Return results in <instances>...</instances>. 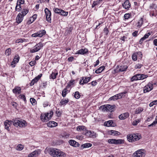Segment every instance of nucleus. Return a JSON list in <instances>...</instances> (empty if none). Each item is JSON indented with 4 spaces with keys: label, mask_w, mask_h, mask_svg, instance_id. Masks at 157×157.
<instances>
[{
    "label": "nucleus",
    "mask_w": 157,
    "mask_h": 157,
    "mask_svg": "<svg viewBox=\"0 0 157 157\" xmlns=\"http://www.w3.org/2000/svg\"><path fill=\"white\" fill-rule=\"evenodd\" d=\"M122 5L124 9L127 10H128L131 7L129 0H125L124 3L122 4Z\"/></svg>",
    "instance_id": "9b49d317"
},
{
    "label": "nucleus",
    "mask_w": 157,
    "mask_h": 157,
    "mask_svg": "<svg viewBox=\"0 0 157 157\" xmlns=\"http://www.w3.org/2000/svg\"><path fill=\"white\" fill-rule=\"evenodd\" d=\"M18 150H21L23 149V147L21 145L19 144L17 147Z\"/></svg>",
    "instance_id": "338daca9"
},
{
    "label": "nucleus",
    "mask_w": 157,
    "mask_h": 157,
    "mask_svg": "<svg viewBox=\"0 0 157 157\" xmlns=\"http://www.w3.org/2000/svg\"><path fill=\"white\" fill-rule=\"evenodd\" d=\"M92 146V144L90 143H86L81 145V149H82L85 148H87L91 147Z\"/></svg>",
    "instance_id": "cd10ccee"
},
{
    "label": "nucleus",
    "mask_w": 157,
    "mask_h": 157,
    "mask_svg": "<svg viewBox=\"0 0 157 157\" xmlns=\"http://www.w3.org/2000/svg\"><path fill=\"white\" fill-rule=\"evenodd\" d=\"M37 82L38 81H37L36 80V79L35 78H34L31 81L30 83V86H33V85H34L35 83L36 82Z\"/></svg>",
    "instance_id": "3c124183"
},
{
    "label": "nucleus",
    "mask_w": 157,
    "mask_h": 157,
    "mask_svg": "<svg viewBox=\"0 0 157 157\" xmlns=\"http://www.w3.org/2000/svg\"><path fill=\"white\" fill-rule=\"evenodd\" d=\"M28 41V39L24 38L19 39L16 40V43H23V42H27Z\"/></svg>",
    "instance_id": "7c9ffc66"
},
{
    "label": "nucleus",
    "mask_w": 157,
    "mask_h": 157,
    "mask_svg": "<svg viewBox=\"0 0 157 157\" xmlns=\"http://www.w3.org/2000/svg\"><path fill=\"white\" fill-rule=\"evenodd\" d=\"M130 15L129 13H126L124 15L125 19H127L130 17Z\"/></svg>",
    "instance_id": "052dcab7"
},
{
    "label": "nucleus",
    "mask_w": 157,
    "mask_h": 157,
    "mask_svg": "<svg viewBox=\"0 0 157 157\" xmlns=\"http://www.w3.org/2000/svg\"><path fill=\"white\" fill-rule=\"evenodd\" d=\"M61 13L60 14V15H63V16H67L68 12H65L63 10H62L61 11Z\"/></svg>",
    "instance_id": "864d4df0"
},
{
    "label": "nucleus",
    "mask_w": 157,
    "mask_h": 157,
    "mask_svg": "<svg viewBox=\"0 0 157 157\" xmlns=\"http://www.w3.org/2000/svg\"><path fill=\"white\" fill-rule=\"evenodd\" d=\"M47 126L48 127H53L56 126L57 125V123L53 121H50L47 124Z\"/></svg>",
    "instance_id": "a211bd4d"
},
{
    "label": "nucleus",
    "mask_w": 157,
    "mask_h": 157,
    "mask_svg": "<svg viewBox=\"0 0 157 157\" xmlns=\"http://www.w3.org/2000/svg\"><path fill=\"white\" fill-rule=\"evenodd\" d=\"M30 102L33 105H35L36 104V100L33 98H31L30 99Z\"/></svg>",
    "instance_id": "c03bdc74"
},
{
    "label": "nucleus",
    "mask_w": 157,
    "mask_h": 157,
    "mask_svg": "<svg viewBox=\"0 0 157 157\" xmlns=\"http://www.w3.org/2000/svg\"><path fill=\"white\" fill-rule=\"evenodd\" d=\"M147 75H144V74H141V79H143L145 78H146L147 77Z\"/></svg>",
    "instance_id": "680f3d73"
},
{
    "label": "nucleus",
    "mask_w": 157,
    "mask_h": 157,
    "mask_svg": "<svg viewBox=\"0 0 157 157\" xmlns=\"http://www.w3.org/2000/svg\"><path fill=\"white\" fill-rule=\"evenodd\" d=\"M58 74V73H55L52 72L51 74L50 77L52 79H54L56 78V76Z\"/></svg>",
    "instance_id": "e433bc0d"
},
{
    "label": "nucleus",
    "mask_w": 157,
    "mask_h": 157,
    "mask_svg": "<svg viewBox=\"0 0 157 157\" xmlns=\"http://www.w3.org/2000/svg\"><path fill=\"white\" fill-rule=\"evenodd\" d=\"M102 108V111L105 112V111H108L107 105H104L100 107Z\"/></svg>",
    "instance_id": "4c0bfd02"
},
{
    "label": "nucleus",
    "mask_w": 157,
    "mask_h": 157,
    "mask_svg": "<svg viewBox=\"0 0 157 157\" xmlns=\"http://www.w3.org/2000/svg\"><path fill=\"white\" fill-rule=\"evenodd\" d=\"M21 89L20 87L16 86L13 90V91L14 93L19 94L21 92Z\"/></svg>",
    "instance_id": "f3484780"
},
{
    "label": "nucleus",
    "mask_w": 157,
    "mask_h": 157,
    "mask_svg": "<svg viewBox=\"0 0 157 157\" xmlns=\"http://www.w3.org/2000/svg\"><path fill=\"white\" fill-rule=\"evenodd\" d=\"M51 15H48L47 17L46 18V20L50 23H51Z\"/></svg>",
    "instance_id": "bf43d9fd"
},
{
    "label": "nucleus",
    "mask_w": 157,
    "mask_h": 157,
    "mask_svg": "<svg viewBox=\"0 0 157 157\" xmlns=\"http://www.w3.org/2000/svg\"><path fill=\"white\" fill-rule=\"evenodd\" d=\"M44 12L46 14V17H47L48 15H51V13L48 9L47 8H45L44 10Z\"/></svg>",
    "instance_id": "f704fd0d"
},
{
    "label": "nucleus",
    "mask_w": 157,
    "mask_h": 157,
    "mask_svg": "<svg viewBox=\"0 0 157 157\" xmlns=\"http://www.w3.org/2000/svg\"><path fill=\"white\" fill-rule=\"evenodd\" d=\"M54 11L55 13H56L59 14V15H60L61 13V11L62 10L60 9H59L57 8H55L54 9Z\"/></svg>",
    "instance_id": "72a5a7b5"
},
{
    "label": "nucleus",
    "mask_w": 157,
    "mask_h": 157,
    "mask_svg": "<svg viewBox=\"0 0 157 157\" xmlns=\"http://www.w3.org/2000/svg\"><path fill=\"white\" fill-rule=\"evenodd\" d=\"M127 68L128 67L126 65L121 66L119 68V71L121 72L124 71L126 70Z\"/></svg>",
    "instance_id": "c9c22d12"
},
{
    "label": "nucleus",
    "mask_w": 157,
    "mask_h": 157,
    "mask_svg": "<svg viewBox=\"0 0 157 157\" xmlns=\"http://www.w3.org/2000/svg\"><path fill=\"white\" fill-rule=\"evenodd\" d=\"M53 114V111L51 110L49 113H47L41 115L40 116L41 120L43 122H46L51 119Z\"/></svg>",
    "instance_id": "7ed1b4c3"
},
{
    "label": "nucleus",
    "mask_w": 157,
    "mask_h": 157,
    "mask_svg": "<svg viewBox=\"0 0 157 157\" xmlns=\"http://www.w3.org/2000/svg\"><path fill=\"white\" fill-rule=\"evenodd\" d=\"M126 93V92H124L120 93L118 94H116V96L117 98V99L121 98L123 96V95H124V94H125Z\"/></svg>",
    "instance_id": "c85d7f7f"
},
{
    "label": "nucleus",
    "mask_w": 157,
    "mask_h": 157,
    "mask_svg": "<svg viewBox=\"0 0 157 157\" xmlns=\"http://www.w3.org/2000/svg\"><path fill=\"white\" fill-rule=\"evenodd\" d=\"M129 116V113L128 112L122 113L119 116V118L120 120H124Z\"/></svg>",
    "instance_id": "ddd939ff"
},
{
    "label": "nucleus",
    "mask_w": 157,
    "mask_h": 157,
    "mask_svg": "<svg viewBox=\"0 0 157 157\" xmlns=\"http://www.w3.org/2000/svg\"><path fill=\"white\" fill-rule=\"evenodd\" d=\"M21 13H19L17 15L16 17V20L17 23L19 24L21 22L23 19V17L21 16Z\"/></svg>",
    "instance_id": "2eb2a0df"
},
{
    "label": "nucleus",
    "mask_w": 157,
    "mask_h": 157,
    "mask_svg": "<svg viewBox=\"0 0 157 157\" xmlns=\"http://www.w3.org/2000/svg\"><path fill=\"white\" fill-rule=\"evenodd\" d=\"M77 130L78 131H86V128L85 126H79L77 127Z\"/></svg>",
    "instance_id": "bb28decb"
},
{
    "label": "nucleus",
    "mask_w": 157,
    "mask_h": 157,
    "mask_svg": "<svg viewBox=\"0 0 157 157\" xmlns=\"http://www.w3.org/2000/svg\"><path fill=\"white\" fill-rule=\"evenodd\" d=\"M69 144L71 146L75 147H78L80 144L76 142L75 140H71L69 141Z\"/></svg>",
    "instance_id": "f8f14e48"
},
{
    "label": "nucleus",
    "mask_w": 157,
    "mask_h": 157,
    "mask_svg": "<svg viewBox=\"0 0 157 157\" xmlns=\"http://www.w3.org/2000/svg\"><path fill=\"white\" fill-rule=\"evenodd\" d=\"M104 125L107 127L109 126H114V123L113 122L112 120H110L108 121L107 122H105L104 123Z\"/></svg>",
    "instance_id": "412c9836"
},
{
    "label": "nucleus",
    "mask_w": 157,
    "mask_h": 157,
    "mask_svg": "<svg viewBox=\"0 0 157 157\" xmlns=\"http://www.w3.org/2000/svg\"><path fill=\"white\" fill-rule=\"evenodd\" d=\"M37 17V14H34L33 16L28 21L27 23L29 24H30L33 23L35 20L36 19Z\"/></svg>",
    "instance_id": "6ab92c4d"
},
{
    "label": "nucleus",
    "mask_w": 157,
    "mask_h": 157,
    "mask_svg": "<svg viewBox=\"0 0 157 157\" xmlns=\"http://www.w3.org/2000/svg\"><path fill=\"white\" fill-rule=\"evenodd\" d=\"M12 123L16 127L19 126L20 127H23L27 125L25 121L21 120L18 118H15L12 121L6 120L4 123L5 129L9 131V127Z\"/></svg>",
    "instance_id": "f257e3e1"
},
{
    "label": "nucleus",
    "mask_w": 157,
    "mask_h": 157,
    "mask_svg": "<svg viewBox=\"0 0 157 157\" xmlns=\"http://www.w3.org/2000/svg\"><path fill=\"white\" fill-rule=\"evenodd\" d=\"M11 53V49L10 48H8L7 49L5 52V54L7 56H9L10 55Z\"/></svg>",
    "instance_id": "a19ab883"
},
{
    "label": "nucleus",
    "mask_w": 157,
    "mask_h": 157,
    "mask_svg": "<svg viewBox=\"0 0 157 157\" xmlns=\"http://www.w3.org/2000/svg\"><path fill=\"white\" fill-rule=\"evenodd\" d=\"M39 152V151H38V150L35 151H34L29 154V155L28 156L29 157H36V156H37L38 155L40 154Z\"/></svg>",
    "instance_id": "4468645a"
},
{
    "label": "nucleus",
    "mask_w": 157,
    "mask_h": 157,
    "mask_svg": "<svg viewBox=\"0 0 157 157\" xmlns=\"http://www.w3.org/2000/svg\"><path fill=\"white\" fill-rule=\"evenodd\" d=\"M19 97L20 98L22 99L25 102L26 101V99L25 96L23 94H21L19 96Z\"/></svg>",
    "instance_id": "09e8293b"
},
{
    "label": "nucleus",
    "mask_w": 157,
    "mask_h": 157,
    "mask_svg": "<svg viewBox=\"0 0 157 157\" xmlns=\"http://www.w3.org/2000/svg\"><path fill=\"white\" fill-rule=\"evenodd\" d=\"M104 33L106 35H107L109 33V30L108 29L105 27L104 29Z\"/></svg>",
    "instance_id": "4d7b16f0"
},
{
    "label": "nucleus",
    "mask_w": 157,
    "mask_h": 157,
    "mask_svg": "<svg viewBox=\"0 0 157 157\" xmlns=\"http://www.w3.org/2000/svg\"><path fill=\"white\" fill-rule=\"evenodd\" d=\"M157 123V116L155 117V121L151 124L148 125V127H150L151 126H153V125H155Z\"/></svg>",
    "instance_id": "79ce46f5"
},
{
    "label": "nucleus",
    "mask_w": 157,
    "mask_h": 157,
    "mask_svg": "<svg viewBox=\"0 0 157 157\" xmlns=\"http://www.w3.org/2000/svg\"><path fill=\"white\" fill-rule=\"evenodd\" d=\"M143 110V109L141 107H139L138 109H136V113L139 114Z\"/></svg>",
    "instance_id": "a18cd8bd"
},
{
    "label": "nucleus",
    "mask_w": 157,
    "mask_h": 157,
    "mask_svg": "<svg viewBox=\"0 0 157 157\" xmlns=\"http://www.w3.org/2000/svg\"><path fill=\"white\" fill-rule=\"evenodd\" d=\"M132 58L133 60L136 61L137 59V54L136 53H134L132 56Z\"/></svg>",
    "instance_id": "49530a36"
},
{
    "label": "nucleus",
    "mask_w": 157,
    "mask_h": 157,
    "mask_svg": "<svg viewBox=\"0 0 157 157\" xmlns=\"http://www.w3.org/2000/svg\"><path fill=\"white\" fill-rule=\"evenodd\" d=\"M21 10V4L19 3V2L17 1L16 5L15 8V10L16 11L20 12Z\"/></svg>",
    "instance_id": "b1692460"
},
{
    "label": "nucleus",
    "mask_w": 157,
    "mask_h": 157,
    "mask_svg": "<svg viewBox=\"0 0 157 157\" xmlns=\"http://www.w3.org/2000/svg\"><path fill=\"white\" fill-rule=\"evenodd\" d=\"M91 78V77H82V80H83L82 84H84L87 83L89 82Z\"/></svg>",
    "instance_id": "dca6fc26"
},
{
    "label": "nucleus",
    "mask_w": 157,
    "mask_h": 157,
    "mask_svg": "<svg viewBox=\"0 0 157 157\" xmlns=\"http://www.w3.org/2000/svg\"><path fill=\"white\" fill-rule=\"evenodd\" d=\"M88 52V50L86 49H81L77 51V54H84Z\"/></svg>",
    "instance_id": "5701e85b"
},
{
    "label": "nucleus",
    "mask_w": 157,
    "mask_h": 157,
    "mask_svg": "<svg viewBox=\"0 0 157 157\" xmlns=\"http://www.w3.org/2000/svg\"><path fill=\"white\" fill-rule=\"evenodd\" d=\"M49 154L53 157H64V152L59 149L50 148L47 149Z\"/></svg>",
    "instance_id": "f03ea898"
},
{
    "label": "nucleus",
    "mask_w": 157,
    "mask_h": 157,
    "mask_svg": "<svg viewBox=\"0 0 157 157\" xmlns=\"http://www.w3.org/2000/svg\"><path fill=\"white\" fill-rule=\"evenodd\" d=\"M108 142L110 144H119L123 143L124 140L121 139H109L108 140Z\"/></svg>",
    "instance_id": "0eeeda50"
},
{
    "label": "nucleus",
    "mask_w": 157,
    "mask_h": 157,
    "mask_svg": "<svg viewBox=\"0 0 157 157\" xmlns=\"http://www.w3.org/2000/svg\"><path fill=\"white\" fill-rule=\"evenodd\" d=\"M151 34V33H148L145 34L144 36L145 39H147L148 37Z\"/></svg>",
    "instance_id": "69168bd1"
},
{
    "label": "nucleus",
    "mask_w": 157,
    "mask_h": 157,
    "mask_svg": "<svg viewBox=\"0 0 157 157\" xmlns=\"http://www.w3.org/2000/svg\"><path fill=\"white\" fill-rule=\"evenodd\" d=\"M134 155L133 157H144L145 151L143 149L138 150L134 153Z\"/></svg>",
    "instance_id": "423d86ee"
},
{
    "label": "nucleus",
    "mask_w": 157,
    "mask_h": 157,
    "mask_svg": "<svg viewBox=\"0 0 157 157\" xmlns=\"http://www.w3.org/2000/svg\"><path fill=\"white\" fill-rule=\"evenodd\" d=\"M141 138L140 135L138 136L133 133L132 134H129L127 136L128 140L129 142H133L139 140Z\"/></svg>",
    "instance_id": "20e7f679"
},
{
    "label": "nucleus",
    "mask_w": 157,
    "mask_h": 157,
    "mask_svg": "<svg viewBox=\"0 0 157 157\" xmlns=\"http://www.w3.org/2000/svg\"><path fill=\"white\" fill-rule=\"evenodd\" d=\"M36 63V61H31L29 63V64L31 66H33Z\"/></svg>",
    "instance_id": "774afa93"
},
{
    "label": "nucleus",
    "mask_w": 157,
    "mask_h": 157,
    "mask_svg": "<svg viewBox=\"0 0 157 157\" xmlns=\"http://www.w3.org/2000/svg\"><path fill=\"white\" fill-rule=\"evenodd\" d=\"M136 74L133 76L131 78V81L132 82L135 80H138V78H137Z\"/></svg>",
    "instance_id": "603ef678"
},
{
    "label": "nucleus",
    "mask_w": 157,
    "mask_h": 157,
    "mask_svg": "<svg viewBox=\"0 0 157 157\" xmlns=\"http://www.w3.org/2000/svg\"><path fill=\"white\" fill-rule=\"evenodd\" d=\"M73 29V28L72 27H70L68 28L66 30V32L68 34H70L72 31Z\"/></svg>",
    "instance_id": "de8ad7c7"
},
{
    "label": "nucleus",
    "mask_w": 157,
    "mask_h": 157,
    "mask_svg": "<svg viewBox=\"0 0 157 157\" xmlns=\"http://www.w3.org/2000/svg\"><path fill=\"white\" fill-rule=\"evenodd\" d=\"M102 1V0H97L96 1H94L93 2V3L92 5V8H93L95 6L98 5Z\"/></svg>",
    "instance_id": "c756f323"
},
{
    "label": "nucleus",
    "mask_w": 157,
    "mask_h": 157,
    "mask_svg": "<svg viewBox=\"0 0 157 157\" xmlns=\"http://www.w3.org/2000/svg\"><path fill=\"white\" fill-rule=\"evenodd\" d=\"M45 33V31L44 30H42L38 31L37 33L32 34V36L33 37H36L37 36L40 37L42 36Z\"/></svg>",
    "instance_id": "6e6552de"
},
{
    "label": "nucleus",
    "mask_w": 157,
    "mask_h": 157,
    "mask_svg": "<svg viewBox=\"0 0 157 157\" xmlns=\"http://www.w3.org/2000/svg\"><path fill=\"white\" fill-rule=\"evenodd\" d=\"M109 132L110 135L113 136H118L120 134V132L114 130H110Z\"/></svg>",
    "instance_id": "aec40b11"
},
{
    "label": "nucleus",
    "mask_w": 157,
    "mask_h": 157,
    "mask_svg": "<svg viewBox=\"0 0 157 157\" xmlns=\"http://www.w3.org/2000/svg\"><path fill=\"white\" fill-rule=\"evenodd\" d=\"M104 66H102L95 71V73L97 74L100 73L105 69Z\"/></svg>",
    "instance_id": "a878e982"
},
{
    "label": "nucleus",
    "mask_w": 157,
    "mask_h": 157,
    "mask_svg": "<svg viewBox=\"0 0 157 157\" xmlns=\"http://www.w3.org/2000/svg\"><path fill=\"white\" fill-rule=\"evenodd\" d=\"M153 88L152 84L149 83L144 87V93L148 92L151 90Z\"/></svg>",
    "instance_id": "9d476101"
},
{
    "label": "nucleus",
    "mask_w": 157,
    "mask_h": 157,
    "mask_svg": "<svg viewBox=\"0 0 157 157\" xmlns=\"http://www.w3.org/2000/svg\"><path fill=\"white\" fill-rule=\"evenodd\" d=\"M142 66H143L142 64H141L140 63H138V64H136V65L135 68L136 69H137V68L139 69V68H140Z\"/></svg>",
    "instance_id": "13d9d810"
},
{
    "label": "nucleus",
    "mask_w": 157,
    "mask_h": 157,
    "mask_svg": "<svg viewBox=\"0 0 157 157\" xmlns=\"http://www.w3.org/2000/svg\"><path fill=\"white\" fill-rule=\"evenodd\" d=\"M117 97H116V96L115 95L110 97L109 99V100L110 101H112V100H113V101H114V100H117Z\"/></svg>",
    "instance_id": "5fc2aeb1"
},
{
    "label": "nucleus",
    "mask_w": 157,
    "mask_h": 157,
    "mask_svg": "<svg viewBox=\"0 0 157 157\" xmlns=\"http://www.w3.org/2000/svg\"><path fill=\"white\" fill-rule=\"evenodd\" d=\"M74 97L77 99L79 98L80 97V95L79 94V92L78 91L75 92V93Z\"/></svg>",
    "instance_id": "ea45409f"
},
{
    "label": "nucleus",
    "mask_w": 157,
    "mask_h": 157,
    "mask_svg": "<svg viewBox=\"0 0 157 157\" xmlns=\"http://www.w3.org/2000/svg\"><path fill=\"white\" fill-rule=\"evenodd\" d=\"M107 108H108V111H111V112L112 111H113L115 110V105H111L109 104H107Z\"/></svg>",
    "instance_id": "393cba45"
},
{
    "label": "nucleus",
    "mask_w": 157,
    "mask_h": 157,
    "mask_svg": "<svg viewBox=\"0 0 157 157\" xmlns=\"http://www.w3.org/2000/svg\"><path fill=\"white\" fill-rule=\"evenodd\" d=\"M97 84V82L96 81H93L91 83H89L88 84H91L92 86H95Z\"/></svg>",
    "instance_id": "e2e57ef3"
},
{
    "label": "nucleus",
    "mask_w": 157,
    "mask_h": 157,
    "mask_svg": "<svg viewBox=\"0 0 157 157\" xmlns=\"http://www.w3.org/2000/svg\"><path fill=\"white\" fill-rule=\"evenodd\" d=\"M61 111L58 109L56 111V114L57 117H59L61 116Z\"/></svg>",
    "instance_id": "8fccbe9b"
},
{
    "label": "nucleus",
    "mask_w": 157,
    "mask_h": 157,
    "mask_svg": "<svg viewBox=\"0 0 157 157\" xmlns=\"http://www.w3.org/2000/svg\"><path fill=\"white\" fill-rule=\"evenodd\" d=\"M69 101V99L68 98L67 99H62L60 102L61 106L65 105Z\"/></svg>",
    "instance_id": "4be33fe9"
},
{
    "label": "nucleus",
    "mask_w": 157,
    "mask_h": 157,
    "mask_svg": "<svg viewBox=\"0 0 157 157\" xmlns=\"http://www.w3.org/2000/svg\"><path fill=\"white\" fill-rule=\"evenodd\" d=\"M69 92V91H68L67 88H65L62 91V96L63 97H65L67 94Z\"/></svg>",
    "instance_id": "2f4dec72"
},
{
    "label": "nucleus",
    "mask_w": 157,
    "mask_h": 157,
    "mask_svg": "<svg viewBox=\"0 0 157 157\" xmlns=\"http://www.w3.org/2000/svg\"><path fill=\"white\" fill-rule=\"evenodd\" d=\"M84 134L88 137L94 138L96 137V134L94 132L86 130Z\"/></svg>",
    "instance_id": "1a4fd4ad"
},
{
    "label": "nucleus",
    "mask_w": 157,
    "mask_h": 157,
    "mask_svg": "<svg viewBox=\"0 0 157 157\" xmlns=\"http://www.w3.org/2000/svg\"><path fill=\"white\" fill-rule=\"evenodd\" d=\"M29 12V10L27 9H24L22 10L21 12V16L24 17Z\"/></svg>",
    "instance_id": "473e14b6"
},
{
    "label": "nucleus",
    "mask_w": 157,
    "mask_h": 157,
    "mask_svg": "<svg viewBox=\"0 0 157 157\" xmlns=\"http://www.w3.org/2000/svg\"><path fill=\"white\" fill-rule=\"evenodd\" d=\"M143 24V19L141 18L138 22L137 27H141Z\"/></svg>",
    "instance_id": "37998d69"
},
{
    "label": "nucleus",
    "mask_w": 157,
    "mask_h": 157,
    "mask_svg": "<svg viewBox=\"0 0 157 157\" xmlns=\"http://www.w3.org/2000/svg\"><path fill=\"white\" fill-rule=\"evenodd\" d=\"M43 46V44L42 43L40 42L33 47V48L31 49L30 50V52L31 53H33L38 52L41 49Z\"/></svg>",
    "instance_id": "39448f33"
},
{
    "label": "nucleus",
    "mask_w": 157,
    "mask_h": 157,
    "mask_svg": "<svg viewBox=\"0 0 157 157\" xmlns=\"http://www.w3.org/2000/svg\"><path fill=\"white\" fill-rule=\"evenodd\" d=\"M140 121V120L139 119H137L133 121L132 124L133 125H136Z\"/></svg>",
    "instance_id": "6e6d98bb"
},
{
    "label": "nucleus",
    "mask_w": 157,
    "mask_h": 157,
    "mask_svg": "<svg viewBox=\"0 0 157 157\" xmlns=\"http://www.w3.org/2000/svg\"><path fill=\"white\" fill-rule=\"evenodd\" d=\"M42 75V74H39L37 77H36L35 78L36 80L37 81H38L40 78L41 77Z\"/></svg>",
    "instance_id": "0e129e2a"
},
{
    "label": "nucleus",
    "mask_w": 157,
    "mask_h": 157,
    "mask_svg": "<svg viewBox=\"0 0 157 157\" xmlns=\"http://www.w3.org/2000/svg\"><path fill=\"white\" fill-rule=\"evenodd\" d=\"M19 58H20L18 55H16L15 56L13 59V61L16 63H17L18 62L19 59Z\"/></svg>",
    "instance_id": "58836bf2"
}]
</instances>
